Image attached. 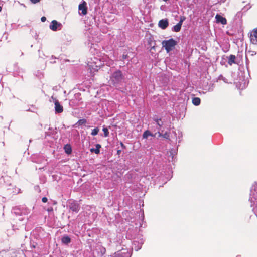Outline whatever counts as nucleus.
I'll use <instances>...</instances> for the list:
<instances>
[{
	"label": "nucleus",
	"instance_id": "obj_23",
	"mask_svg": "<svg viewBox=\"0 0 257 257\" xmlns=\"http://www.w3.org/2000/svg\"><path fill=\"white\" fill-rule=\"evenodd\" d=\"M148 44L151 47H154L155 42H154L153 39L152 38H150L148 40Z\"/></svg>",
	"mask_w": 257,
	"mask_h": 257
},
{
	"label": "nucleus",
	"instance_id": "obj_24",
	"mask_svg": "<svg viewBox=\"0 0 257 257\" xmlns=\"http://www.w3.org/2000/svg\"><path fill=\"white\" fill-rule=\"evenodd\" d=\"M79 124H83L86 122V120L85 119H80L78 122Z\"/></svg>",
	"mask_w": 257,
	"mask_h": 257
},
{
	"label": "nucleus",
	"instance_id": "obj_20",
	"mask_svg": "<svg viewBox=\"0 0 257 257\" xmlns=\"http://www.w3.org/2000/svg\"><path fill=\"white\" fill-rule=\"evenodd\" d=\"M153 136V135L150 133V131L147 130L145 131L143 134V138L144 139H147L148 136Z\"/></svg>",
	"mask_w": 257,
	"mask_h": 257
},
{
	"label": "nucleus",
	"instance_id": "obj_8",
	"mask_svg": "<svg viewBox=\"0 0 257 257\" xmlns=\"http://www.w3.org/2000/svg\"><path fill=\"white\" fill-rule=\"evenodd\" d=\"M169 22L167 19H162L159 21L158 26L162 29H165L168 26Z\"/></svg>",
	"mask_w": 257,
	"mask_h": 257
},
{
	"label": "nucleus",
	"instance_id": "obj_26",
	"mask_svg": "<svg viewBox=\"0 0 257 257\" xmlns=\"http://www.w3.org/2000/svg\"><path fill=\"white\" fill-rule=\"evenodd\" d=\"M33 4H36L39 2L41 0H30Z\"/></svg>",
	"mask_w": 257,
	"mask_h": 257
},
{
	"label": "nucleus",
	"instance_id": "obj_22",
	"mask_svg": "<svg viewBox=\"0 0 257 257\" xmlns=\"http://www.w3.org/2000/svg\"><path fill=\"white\" fill-rule=\"evenodd\" d=\"M102 131L104 132V137H107L109 136V131L107 128L103 127Z\"/></svg>",
	"mask_w": 257,
	"mask_h": 257
},
{
	"label": "nucleus",
	"instance_id": "obj_29",
	"mask_svg": "<svg viewBox=\"0 0 257 257\" xmlns=\"http://www.w3.org/2000/svg\"><path fill=\"white\" fill-rule=\"evenodd\" d=\"M42 22H44L46 20V18L45 17H42L41 19Z\"/></svg>",
	"mask_w": 257,
	"mask_h": 257
},
{
	"label": "nucleus",
	"instance_id": "obj_9",
	"mask_svg": "<svg viewBox=\"0 0 257 257\" xmlns=\"http://www.w3.org/2000/svg\"><path fill=\"white\" fill-rule=\"evenodd\" d=\"M215 19L217 23H221L222 25H225L227 24V20L226 18L223 17L220 15L217 14L215 16Z\"/></svg>",
	"mask_w": 257,
	"mask_h": 257
},
{
	"label": "nucleus",
	"instance_id": "obj_11",
	"mask_svg": "<svg viewBox=\"0 0 257 257\" xmlns=\"http://www.w3.org/2000/svg\"><path fill=\"white\" fill-rule=\"evenodd\" d=\"M55 110L56 113H61L63 112V109L62 105H60L58 100L55 102Z\"/></svg>",
	"mask_w": 257,
	"mask_h": 257
},
{
	"label": "nucleus",
	"instance_id": "obj_21",
	"mask_svg": "<svg viewBox=\"0 0 257 257\" xmlns=\"http://www.w3.org/2000/svg\"><path fill=\"white\" fill-rule=\"evenodd\" d=\"M99 130L98 127H96L92 130L91 135L92 136H95L97 135Z\"/></svg>",
	"mask_w": 257,
	"mask_h": 257
},
{
	"label": "nucleus",
	"instance_id": "obj_30",
	"mask_svg": "<svg viewBox=\"0 0 257 257\" xmlns=\"http://www.w3.org/2000/svg\"><path fill=\"white\" fill-rule=\"evenodd\" d=\"M127 57V54H123V55H122V58L123 59H126Z\"/></svg>",
	"mask_w": 257,
	"mask_h": 257
},
{
	"label": "nucleus",
	"instance_id": "obj_25",
	"mask_svg": "<svg viewBox=\"0 0 257 257\" xmlns=\"http://www.w3.org/2000/svg\"><path fill=\"white\" fill-rule=\"evenodd\" d=\"M161 121V120L160 119H158L156 120V122L160 127L162 126V123H160Z\"/></svg>",
	"mask_w": 257,
	"mask_h": 257
},
{
	"label": "nucleus",
	"instance_id": "obj_31",
	"mask_svg": "<svg viewBox=\"0 0 257 257\" xmlns=\"http://www.w3.org/2000/svg\"><path fill=\"white\" fill-rule=\"evenodd\" d=\"M120 145H121V146L122 147H123V148H124V147H125V146H124V144H123L122 142H121Z\"/></svg>",
	"mask_w": 257,
	"mask_h": 257
},
{
	"label": "nucleus",
	"instance_id": "obj_16",
	"mask_svg": "<svg viewBox=\"0 0 257 257\" xmlns=\"http://www.w3.org/2000/svg\"><path fill=\"white\" fill-rule=\"evenodd\" d=\"M236 57L234 55H230L228 57V64L230 65H232L233 63H236L235 62Z\"/></svg>",
	"mask_w": 257,
	"mask_h": 257
},
{
	"label": "nucleus",
	"instance_id": "obj_10",
	"mask_svg": "<svg viewBox=\"0 0 257 257\" xmlns=\"http://www.w3.org/2000/svg\"><path fill=\"white\" fill-rule=\"evenodd\" d=\"M250 41L252 44L257 45V28L252 31L250 35Z\"/></svg>",
	"mask_w": 257,
	"mask_h": 257
},
{
	"label": "nucleus",
	"instance_id": "obj_19",
	"mask_svg": "<svg viewBox=\"0 0 257 257\" xmlns=\"http://www.w3.org/2000/svg\"><path fill=\"white\" fill-rule=\"evenodd\" d=\"M192 103L194 105L198 106L200 104V99L198 97H194L192 99Z\"/></svg>",
	"mask_w": 257,
	"mask_h": 257
},
{
	"label": "nucleus",
	"instance_id": "obj_5",
	"mask_svg": "<svg viewBox=\"0 0 257 257\" xmlns=\"http://www.w3.org/2000/svg\"><path fill=\"white\" fill-rule=\"evenodd\" d=\"M87 4L85 1L82 4H79L78 9H79V13L81 15H85L87 13Z\"/></svg>",
	"mask_w": 257,
	"mask_h": 257
},
{
	"label": "nucleus",
	"instance_id": "obj_3",
	"mask_svg": "<svg viewBox=\"0 0 257 257\" xmlns=\"http://www.w3.org/2000/svg\"><path fill=\"white\" fill-rule=\"evenodd\" d=\"M163 47L165 48L167 53L172 51L177 44V42L173 39L171 38L168 40H164L162 43Z\"/></svg>",
	"mask_w": 257,
	"mask_h": 257
},
{
	"label": "nucleus",
	"instance_id": "obj_7",
	"mask_svg": "<svg viewBox=\"0 0 257 257\" xmlns=\"http://www.w3.org/2000/svg\"><path fill=\"white\" fill-rule=\"evenodd\" d=\"M185 17H181L180 21L178 23H177L176 25H175L173 27L172 30L173 31L176 32L180 31V30L181 28L182 23H183V21L185 20Z\"/></svg>",
	"mask_w": 257,
	"mask_h": 257
},
{
	"label": "nucleus",
	"instance_id": "obj_18",
	"mask_svg": "<svg viewBox=\"0 0 257 257\" xmlns=\"http://www.w3.org/2000/svg\"><path fill=\"white\" fill-rule=\"evenodd\" d=\"M64 149L65 150V152L67 154H70L72 152V148L69 144H66L64 146Z\"/></svg>",
	"mask_w": 257,
	"mask_h": 257
},
{
	"label": "nucleus",
	"instance_id": "obj_2",
	"mask_svg": "<svg viewBox=\"0 0 257 257\" xmlns=\"http://www.w3.org/2000/svg\"><path fill=\"white\" fill-rule=\"evenodd\" d=\"M104 65L101 60L94 57L93 59H91L90 61L88 63V66L90 69L91 72H95L98 70V69Z\"/></svg>",
	"mask_w": 257,
	"mask_h": 257
},
{
	"label": "nucleus",
	"instance_id": "obj_32",
	"mask_svg": "<svg viewBox=\"0 0 257 257\" xmlns=\"http://www.w3.org/2000/svg\"><path fill=\"white\" fill-rule=\"evenodd\" d=\"M159 136H161L162 135L160 132H159Z\"/></svg>",
	"mask_w": 257,
	"mask_h": 257
},
{
	"label": "nucleus",
	"instance_id": "obj_17",
	"mask_svg": "<svg viewBox=\"0 0 257 257\" xmlns=\"http://www.w3.org/2000/svg\"><path fill=\"white\" fill-rule=\"evenodd\" d=\"M16 214H20V215H28L30 213V210L26 208H23L21 213H19L18 212H15Z\"/></svg>",
	"mask_w": 257,
	"mask_h": 257
},
{
	"label": "nucleus",
	"instance_id": "obj_27",
	"mask_svg": "<svg viewBox=\"0 0 257 257\" xmlns=\"http://www.w3.org/2000/svg\"><path fill=\"white\" fill-rule=\"evenodd\" d=\"M163 137H164V138H165L168 139V138H169V134H168L167 133H165L163 135Z\"/></svg>",
	"mask_w": 257,
	"mask_h": 257
},
{
	"label": "nucleus",
	"instance_id": "obj_13",
	"mask_svg": "<svg viewBox=\"0 0 257 257\" xmlns=\"http://www.w3.org/2000/svg\"><path fill=\"white\" fill-rule=\"evenodd\" d=\"M103 61L102 63H104V64H106L109 66L113 65V61L109 59V58L107 56H105L102 58Z\"/></svg>",
	"mask_w": 257,
	"mask_h": 257
},
{
	"label": "nucleus",
	"instance_id": "obj_14",
	"mask_svg": "<svg viewBox=\"0 0 257 257\" xmlns=\"http://www.w3.org/2000/svg\"><path fill=\"white\" fill-rule=\"evenodd\" d=\"M62 243L64 244H68L71 242V238L68 235H64L61 238Z\"/></svg>",
	"mask_w": 257,
	"mask_h": 257
},
{
	"label": "nucleus",
	"instance_id": "obj_15",
	"mask_svg": "<svg viewBox=\"0 0 257 257\" xmlns=\"http://www.w3.org/2000/svg\"><path fill=\"white\" fill-rule=\"evenodd\" d=\"M101 147V145L97 144L96 145L95 148H91L90 151L91 153L94 152L96 154H98L100 153V149Z\"/></svg>",
	"mask_w": 257,
	"mask_h": 257
},
{
	"label": "nucleus",
	"instance_id": "obj_12",
	"mask_svg": "<svg viewBox=\"0 0 257 257\" xmlns=\"http://www.w3.org/2000/svg\"><path fill=\"white\" fill-rule=\"evenodd\" d=\"M111 257H130V255L127 251L123 252L118 251L112 255Z\"/></svg>",
	"mask_w": 257,
	"mask_h": 257
},
{
	"label": "nucleus",
	"instance_id": "obj_4",
	"mask_svg": "<svg viewBox=\"0 0 257 257\" xmlns=\"http://www.w3.org/2000/svg\"><path fill=\"white\" fill-rule=\"evenodd\" d=\"M68 207L71 210L76 213L80 210L79 204L74 200H69L68 201Z\"/></svg>",
	"mask_w": 257,
	"mask_h": 257
},
{
	"label": "nucleus",
	"instance_id": "obj_1",
	"mask_svg": "<svg viewBox=\"0 0 257 257\" xmlns=\"http://www.w3.org/2000/svg\"><path fill=\"white\" fill-rule=\"evenodd\" d=\"M123 79V75L122 72L120 70H117L114 72L111 75L110 78V83L113 85L114 86L121 83Z\"/></svg>",
	"mask_w": 257,
	"mask_h": 257
},
{
	"label": "nucleus",
	"instance_id": "obj_6",
	"mask_svg": "<svg viewBox=\"0 0 257 257\" xmlns=\"http://www.w3.org/2000/svg\"><path fill=\"white\" fill-rule=\"evenodd\" d=\"M49 27L50 29L55 31L57 30H60L61 29L62 24L56 20H53L50 25Z\"/></svg>",
	"mask_w": 257,
	"mask_h": 257
},
{
	"label": "nucleus",
	"instance_id": "obj_28",
	"mask_svg": "<svg viewBox=\"0 0 257 257\" xmlns=\"http://www.w3.org/2000/svg\"><path fill=\"white\" fill-rule=\"evenodd\" d=\"M47 200H48L47 198L45 197L42 198V201L44 203H46L47 201Z\"/></svg>",
	"mask_w": 257,
	"mask_h": 257
}]
</instances>
